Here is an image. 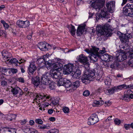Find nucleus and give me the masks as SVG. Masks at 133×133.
<instances>
[{
	"mask_svg": "<svg viewBox=\"0 0 133 133\" xmlns=\"http://www.w3.org/2000/svg\"><path fill=\"white\" fill-rule=\"evenodd\" d=\"M99 50V48L95 46L92 48L91 55L89 57L91 60L96 62L97 61L98 58H100V55L97 54V51Z\"/></svg>",
	"mask_w": 133,
	"mask_h": 133,
	"instance_id": "f257e3e1",
	"label": "nucleus"
},
{
	"mask_svg": "<svg viewBox=\"0 0 133 133\" xmlns=\"http://www.w3.org/2000/svg\"><path fill=\"white\" fill-rule=\"evenodd\" d=\"M76 59L77 61H75L76 63H77V61L79 62L83 65H86L87 68L89 67V64L88 62V57L83 54L78 56Z\"/></svg>",
	"mask_w": 133,
	"mask_h": 133,
	"instance_id": "f03ea898",
	"label": "nucleus"
},
{
	"mask_svg": "<svg viewBox=\"0 0 133 133\" xmlns=\"http://www.w3.org/2000/svg\"><path fill=\"white\" fill-rule=\"evenodd\" d=\"M108 28V26L105 25L102 26H97L96 30L101 35H103L108 37L109 35Z\"/></svg>",
	"mask_w": 133,
	"mask_h": 133,
	"instance_id": "7ed1b4c3",
	"label": "nucleus"
},
{
	"mask_svg": "<svg viewBox=\"0 0 133 133\" xmlns=\"http://www.w3.org/2000/svg\"><path fill=\"white\" fill-rule=\"evenodd\" d=\"M57 84L59 86L65 85L66 88L70 87L71 83L66 78H61L58 82Z\"/></svg>",
	"mask_w": 133,
	"mask_h": 133,
	"instance_id": "20e7f679",
	"label": "nucleus"
},
{
	"mask_svg": "<svg viewBox=\"0 0 133 133\" xmlns=\"http://www.w3.org/2000/svg\"><path fill=\"white\" fill-rule=\"evenodd\" d=\"M38 48L42 51H46L51 48V45L45 42H41L38 45Z\"/></svg>",
	"mask_w": 133,
	"mask_h": 133,
	"instance_id": "39448f33",
	"label": "nucleus"
},
{
	"mask_svg": "<svg viewBox=\"0 0 133 133\" xmlns=\"http://www.w3.org/2000/svg\"><path fill=\"white\" fill-rule=\"evenodd\" d=\"M84 75L89 79V81H92L95 78V72L93 70L86 69L84 72Z\"/></svg>",
	"mask_w": 133,
	"mask_h": 133,
	"instance_id": "423d86ee",
	"label": "nucleus"
},
{
	"mask_svg": "<svg viewBox=\"0 0 133 133\" xmlns=\"http://www.w3.org/2000/svg\"><path fill=\"white\" fill-rule=\"evenodd\" d=\"M132 35L131 33H127L126 34H122L119 36L121 41L123 43L128 42L129 39L132 38Z\"/></svg>",
	"mask_w": 133,
	"mask_h": 133,
	"instance_id": "0eeeda50",
	"label": "nucleus"
},
{
	"mask_svg": "<svg viewBox=\"0 0 133 133\" xmlns=\"http://www.w3.org/2000/svg\"><path fill=\"white\" fill-rule=\"evenodd\" d=\"M99 121L97 115L95 114H92L88 119V124L89 125H94Z\"/></svg>",
	"mask_w": 133,
	"mask_h": 133,
	"instance_id": "6e6552de",
	"label": "nucleus"
},
{
	"mask_svg": "<svg viewBox=\"0 0 133 133\" xmlns=\"http://www.w3.org/2000/svg\"><path fill=\"white\" fill-rule=\"evenodd\" d=\"M74 66L72 64H69L66 65L64 67L63 73L65 74H70L71 72H73V69Z\"/></svg>",
	"mask_w": 133,
	"mask_h": 133,
	"instance_id": "1a4fd4ad",
	"label": "nucleus"
},
{
	"mask_svg": "<svg viewBox=\"0 0 133 133\" xmlns=\"http://www.w3.org/2000/svg\"><path fill=\"white\" fill-rule=\"evenodd\" d=\"M50 74L51 77L54 79H57L61 76L60 72L54 70H51Z\"/></svg>",
	"mask_w": 133,
	"mask_h": 133,
	"instance_id": "9d476101",
	"label": "nucleus"
},
{
	"mask_svg": "<svg viewBox=\"0 0 133 133\" xmlns=\"http://www.w3.org/2000/svg\"><path fill=\"white\" fill-rule=\"evenodd\" d=\"M0 133H16L14 128H4L0 129Z\"/></svg>",
	"mask_w": 133,
	"mask_h": 133,
	"instance_id": "9b49d317",
	"label": "nucleus"
},
{
	"mask_svg": "<svg viewBox=\"0 0 133 133\" xmlns=\"http://www.w3.org/2000/svg\"><path fill=\"white\" fill-rule=\"evenodd\" d=\"M37 69V67L34 62H32L30 63L28 69V72L30 75H32Z\"/></svg>",
	"mask_w": 133,
	"mask_h": 133,
	"instance_id": "f8f14e48",
	"label": "nucleus"
},
{
	"mask_svg": "<svg viewBox=\"0 0 133 133\" xmlns=\"http://www.w3.org/2000/svg\"><path fill=\"white\" fill-rule=\"evenodd\" d=\"M41 82L43 84V88H44L45 85H49L50 81L48 77L46 75H43L41 78Z\"/></svg>",
	"mask_w": 133,
	"mask_h": 133,
	"instance_id": "ddd939ff",
	"label": "nucleus"
},
{
	"mask_svg": "<svg viewBox=\"0 0 133 133\" xmlns=\"http://www.w3.org/2000/svg\"><path fill=\"white\" fill-rule=\"evenodd\" d=\"M63 66V65L62 64L60 63L59 62H57L54 63L52 65V69L51 70H54L59 71L61 70V68Z\"/></svg>",
	"mask_w": 133,
	"mask_h": 133,
	"instance_id": "4468645a",
	"label": "nucleus"
},
{
	"mask_svg": "<svg viewBox=\"0 0 133 133\" xmlns=\"http://www.w3.org/2000/svg\"><path fill=\"white\" fill-rule=\"evenodd\" d=\"M100 58L102 60L105 62L110 61H112L113 59V57L111 56L108 55L107 54H105L103 55H102L100 57Z\"/></svg>",
	"mask_w": 133,
	"mask_h": 133,
	"instance_id": "2eb2a0df",
	"label": "nucleus"
},
{
	"mask_svg": "<svg viewBox=\"0 0 133 133\" xmlns=\"http://www.w3.org/2000/svg\"><path fill=\"white\" fill-rule=\"evenodd\" d=\"M85 26L84 25H79L78 26L76 32L77 36H81L82 35L84 31Z\"/></svg>",
	"mask_w": 133,
	"mask_h": 133,
	"instance_id": "dca6fc26",
	"label": "nucleus"
},
{
	"mask_svg": "<svg viewBox=\"0 0 133 133\" xmlns=\"http://www.w3.org/2000/svg\"><path fill=\"white\" fill-rule=\"evenodd\" d=\"M117 61L119 62H122L127 58V56L123 54L120 53L118 56L116 57Z\"/></svg>",
	"mask_w": 133,
	"mask_h": 133,
	"instance_id": "f3484780",
	"label": "nucleus"
},
{
	"mask_svg": "<svg viewBox=\"0 0 133 133\" xmlns=\"http://www.w3.org/2000/svg\"><path fill=\"white\" fill-rule=\"evenodd\" d=\"M2 55L3 58L4 59H6L7 61H9V58L12 56L11 54L7 51H3Z\"/></svg>",
	"mask_w": 133,
	"mask_h": 133,
	"instance_id": "a211bd4d",
	"label": "nucleus"
},
{
	"mask_svg": "<svg viewBox=\"0 0 133 133\" xmlns=\"http://www.w3.org/2000/svg\"><path fill=\"white\" fill-rule=\"evenodd\" d=\"M106 6L109 11L112 10L115 7V4L114 2L111 1L107 3Z\"/></svg>",
	"mask_w": 133,
	"mask_h": 133,
	"instance_id": "6ab92c4d",
	"label": "nucleus"
},
{
	"mask_svg": "<svg viewBox=\"0 0 133 133\" xmlns=\"http://www.w3.org/2000/svg\"><path fill=\"white\" fill-rule=\"evenodd\" d=\"M133 11V4L128 3L123 8V11Z\"/></svg>",
	"mask_w": 133,
	"mask_h": 133,
	"instance_id": "aec40b11",
	"label": "nucleus"
},
{
	"mask_svg": "<svg viewBox=\"0 0 133 133\" xmlns=\"http://www.w3.org/2000/svg\"><path fill=\"white\" fill-rule=\"evenodd\" d=\"M11 92L14 95H16L19 92L21 93L22 92L21 90L18 87L12 88L11 89Z\"/></svg>",
	"mask_w": 133,
	"mask_h": 133,
	"instance_id": "412c9836",
	"label": "nucleus"
},
{
	"mask_svg": "<svg viewBox=\"0 0 133 133\" xmlns=\"http://www.w3.org/2000/svg\"><path fill=\"white\" fill-rule=\"evenodd\" d=\"M32 83L36 87L38 86L40 82L39 78L36 76L35 77L32 78Z\"/></svg>",
	"mask_w": 133,
	"mask_h": 133,
	"instance_id": "4be33fe9",
	"label": "nucleus"
},
{
	"mask_svg": "<svg viewBox=\"0 0 133 133\" xmlns=\"http://www.w3.org/2000/svg\"><path fill=\"white\" fill-rule=\"evenodd\" d=\"M68 27L71 35L73 36L75 35L76 31L75 27L72 24H71L70 25L68 26Z\"/></svg>",
	"mask_w": 133,
	"mask_h": 133,
	"instance_id": "5701e85b",
	"label": "nucleus"
},
{
	"mask_svg": "<svg viewBox=\"0 0 133 133\" xmlns=\"http://www.w3.org/2000/svg\"><path fill=\"white\" fill-rule=\"evenodd\" d=\"M68 27L71 35L73 36L75 35L76 31L75 27L72 24H71L70 25L68 26Z\"/></svg>",
	"mask_w": 133,
	"mask_h": 133,
	"instance_id": "b1692460",
	"label": "nucleus"
},
{
	"mask_svg": "<svg viewBox=\"0 0 133 133\" xmlns=\"http://www.w3.org/2000/svg\"><path fill=\"white\" fill-rule=\"evenodd\" d=\"M79 82L78 81H77L73 83L72 85H70V87L72 89L76 90L78 87H79L80 84Z\"/></svg>",
	"mask_w": 133,
	"mask_h": 133,
	"instance_id": "393cba45",
	"label": "nucleus"
},
{
	"mask_svg": "<svg viewBox=\"0 0 133 133\" xmlns=\"http://www.w3.org/2000/svg\"><path fill=\"white\" fill-rule=\"evenodd\" d=\"M74 74L72 72L73 74V76L74 77L76 78H78L80 77L81 74V71L79 69H77L75 72H73Z\"/></svg>",
	"mask_w": 133,
	"mask_h": 133,
	"instance_id": "a878e982",
	"label": "nucleus"
},
{
	"mask_svg": "<svg viewBox=\"0 0 133 133\" xmlns=\"http://www.w3.org/2000/svg\"><path fill=\"white\" fill-rule=\"evenodd\" d=\"M132 92V91L130 90H128L127 91H125L124 92V95L122 99L123 100H125L126 101H128V99H129V97H127L128 96V93H131Z\"/></svg>",
	"mask_w": 133,
	"mask_h": 133,
	"instance_id": "bb28decb",
	"label": "nucleus"
},
{
	"mask_svg": "<svg viewBox=\"0 0 133 133\" xmlns=\"http://www.w3.org/2000/svg\"><path fill=\"white\" fill-rule=\"evenodd\" d=\"M104 103V102L102 100L99 101L95 100L93 102L92 105L94 107H98L99 105L103 104Z\"/></svg>",
	"mask_w": 133,
	"mask_h": 133,
	"instance_id": "cd10ccee",
	"label": "nucleus"
},
{
	"mask_svg": "<svg viewBox=\"0 0 133 133\" xmlns=\"http://www.w3.org/2000/svg\"><path fill=\"white\" fill-rule=\"evenodd\" d=\"M16 117V115L15 114H10L7 117L8 119L10 121L15 120Z\"/></svg>",
	"mask_w": 133,
	"mask_h": 133,
	"instance_id": "c85d7f7f",
	"label": "nucleus"
},
{
	"mask_svg": "<svg viewBox=\"0 0 133 133\" xmlns=\"http://www.w3.org/2000/svg\"><path fill=\"white\" fill-rule=\"evenodd\" d=\"M94 72H95V78H96L97 79L99 80L101 77V75L99 74V72L98 70L96 68L94 69Z\"/></svg>",
	"mask_w": 133,
	"mask_h": 133,
	"instance_id": "c756f323",
	"label": "nucleus"
},
{
	"mask_svg": "<svg viewBox=\"0 0 133 133\" xmlns=\"http://www.w3.org/2000/svg\"><path fill=\"white\" fill-rule=\"evenodd\" d=\"M37 62L39 65H40V66H44L45 64L46 63L44 60L42 58L38 59L37 60Z\"/></svg>",
	"mask_w": 133,
	"mask_h": 133,
	"instance_id": "7c9ffc66",
	"label": "nucleus"
},
{
	"mask_svg": "<svg viewBox=\"0 0 133 133\" xmlns=\"http://www.w3.org/2000/svg\"><path fill=\"white\" fill-rule=\"evenodd\" d=\"M124 15L127 16H129L130 17H133V11H123Z\"/></svg>",
	"mask_w": 133,
	"mask_h": 133,
	"instance_id": "2f4dec72",
	"label": "nucleus"
},
{
	"mask_svg": "<svg viewBox=\"0 0 133 133\" xmlns=\"http://www.w3.org/2000/svg\"><path fill=\"white\" fill-rule=\"evenodd\" d=\"M9 62L11 64H15L16 66H19V65H18V64L19 63L18 61L17 60L16 58H13L12 59H11L9 60Z\"/></svg>",
	"mask_w": 133,
	"mask_h": 133,
	"instance_id": "473e14b6",
	"label": "nucleus"
},
{
	"mask_svg": "<svg viewBox=\"0 0 133 133\" xmlns=\"http://www.w3.org/2000/svg\"><path fill=\"white\" fill-rule=\"evenodd\" d=\"M38 128L39 129L44 130L45 129H49L50 128V127L49 125H39Z\"/></svg>",
	"mask_w": 133,
	"mask_h": 133,
	"instance_id": "72a5a7b5",
	"label": "nucleus"
},
{
	"mask_svg": "<svg viewBox=\"0 0 133 133\" xmlns=\"http://www.w3.org/2000/svg\"><path fill=\"white\" fill-rule=\"evenodd\" d=\"M81 80L83 83L86 84L87 83V81H88V80H89V79L87 77L84 75L82 77Z\"/></svg>",
	"mask_w": 133,
	"mask_h": 133,
	"instance_id": "f704fd0d",
	"label": "nucleus"
},
{
	"mask_svg": "<svg viewBox=\"0 0 133 133\" xmlns=\"http://www.w3.org/2000/svg\"><path fill=\"white\" fill-rule=\"evenodd\" d=\"M24 21L21 20H19L17 21L16 23L17 25L20 28H23V23Z\"/></svg>",
	"mask_w": 133,
	"mask_h": 133,
	"instance_id": "c9c22d12",
	"label": "nucleus"
},
{
	"mask_svg": "<svg viewBox=\"0 0 133 133\" xmlns=\"http://www.w3.org/2000/svg\"><path fill=\"white\" fill-rule=\"evenodd\" d=\"M110 95L114 93L115 91H117L116 87H115L109 89Z\"/></svg>",
	"mask_w": 133,
	"mask_h": 133,
	"instance_id": "e433bc0d",
	"label": "nucleus"
},
{
	"mask_svg": "<svg viewBox=\"0 0 133 133\" xmlns=\"http://www.w3.org/2000/svg\"><path fill=\"white\" fill-rule=\"evenodd\" d=\"M119 64L117 62H114L111 65V68L115 69L118 66Z\"/></svg>",
	"mask_w": 133,
	"mask_h": 133,
	"instance_id": "4c0bfd02",
	"label": "nucleus"
},
{
	"mask_svg": "<svg viewBox=\"0 0 133 133\" xmlns=\"http://www.w3.org/2000/svg\"><path fill=\"white\" fill-rule=\"evenodd\" d=\"M23 28H26L28 27L30 25L29 22L28 21H24Z\"/></svg>",
	"mask_w": 133,
	"mask_h": 133,
	"instance_id": "58836bf2",
	"label": "nucleus"
},
{
	"mask_svg": "<svg viewBox=\"0 0 133 133\" xmlns=\"http://www.w3.org/2000/svg\"><path fill=\"white\" fill-rule=\"evenodd\" d=\"M47 133H58V131L57 129H52L48 131Z\"/></svg>",
	"mask_w": 133,
	"mask_h": 133,
	"instance_id": "ea45409f",
	"label": "nucleus"
},
{
	"mask_svg": "<svg viewBox=\"0 0 133 133\" xmlns=\"http://www.w3.org/2000/svg\"><path fill=\"white\" fill-rule=\"evenodd\" d=\"M63 110L64 112L65 113H68L69 112V109L68 107H64L63 108Z\"/></svg>",
	"mask_w": 133,
	"mask_h": 133,
	"instance_id": "a19ab883",
	"label": "nucleus"
},
{
	"mask_svg": "<svg viewBox=\"0 0 133 133\" xmlns=\"http://www.w3.org/2000/svg\"><path fill=\"white\" fill-rule=\"evenodd\" d=\"M126 87V85L125 84L121 85H119L117 87H116L117 88V89H121L123 88H125Z\"/></svg>",
	"mask_w": 133,
	"mask_h": 133,
	"instance_id": "79ce46f5",
	"label": "nucleus"
},
{
	"mask_svg": "<svg viewBox=\"0 0 133 133\" xmlns=\"http://www.w3.org/2000/svg\"><path fill=\"white\" fill-rule=\"evenodd\" d=\"M35 122L36 123L38 124H42L43 123V121L40 119H36L35 120Z\"/></svg>",
	"mask_w": 133,
	"mask_h": 133,
	"instance_id": "37998d69",
	"label": "nucleus"
},
{
	"mask_svg": "<svg viewBox=\"0 0 133 133\" xmlns=\"http://www.w3.org/2000/svg\"><path fill=\"white\" fill-rule=\"evenodd\" d=\"M42 104V107H43V110H45L44 108H45L46 107L49 106V104L48 103H46V102H44Z\"/></svg>",
	"mask_w": 133,
	"mask_h": 133,
	"instance_id": "c03bdc74",
	"label": "nucleus"
},
{
	"mask_svg": "<svg viewBox=\"0 0 133 133\" xmlns=\"http://www.w3.org/2000/svg\"><path fill=\"white\" fill-rule=\"evenodd\" d=\"M115 124L117 125H119L121 123L120 120L118 118H116L114 121Z\"/></svg>",
	"mask_w": 133,
	"mask_h": 133,
	"instance_id": "a18cd8bd",
	"label": "nucleus"
},
{
	"mask_svg": "<svg viewBox=\"0 0 133 133\" xmlns=\"http://www.w3.org/2000/svg\"><path fill=\"white\" fill-rule=\"evenodd\" d=\"M90 94L89 91L88 90H86L84 91L83 93V95L85 96H87Z\"/></svg>",
	"mask_w": 133,
	"mask_h": 133,
	"instance_id": "49530a36",
	"label": "nucleus"
},
{
	"mask_svg": "<svg viewBox=\"0 0 133 133\" xmlns=\"http://www.w3.org/2000/svg\"><path fill=\"white\" fill-rule=\"evenodd\" d=\"M111 81L110 79H106L105 81V83L106 85L109 86L111 84Z\"/></svg>",
	"mask_w": 133,
	"mask_h": 133,
	"instance_id": "de8ad7c7",
	"label": "nucleus"
},
{
	"mask_svg": "<svg viewBox=\"0 0 133 133\" xmlns=\"http://www.w3.org/2000/svg\"><path fill=\"white\" fill-rule=\"evenodd\" d=\"M17 80L19 82L22 83H24L25 82V80L24 78L23 77H19L17 78Z\"/></svg>",
	"mask_w": 133,
	"mask_h": 133,
	"instance_id": "09e8293b",
	"label": "nucleus"
},
{
	"mask_svg": "<svg viewBox=\"0 0 133 133\" xmlns=\"http://www.w3.org/2000/svg\"><path fill=\"white\" fill-rule=\"evenodd\" d=\"M46 62H47V64L51 68L52 65L54 63V62H53L51 60H48Z\"/></svg>",
	"mask_w": 133,
	"mask_h": 133,
	"instance_id": "8fccbe9b",
	"label": "nucleus"
},
{
	"mask_svg": "<svg viewBox=\"0 0 133 133\" xmlns=\"http://www.w3.org/2000/svg\"><path fill=\"white\" fill-rule=\"evenodd\" d=\"M27 122V120L25 119L21 120L19 121V123L22 125H25Z\"/></svg>",
	"mask_w": 133,
	"mask_h": 133,
	"instance_id": "3c124183",
	"label": "nucleus"
},
{
	"mask_svg": "<svg viewBox=\"0 0 133 133\" xmlns=\"http://www.w3.org/2000/svg\"><path fill=\"white\" fill-rule=\"evenodd\" d=\"M23 64H22L21 65H19V66L21 67V71L22 73L24 72L25 71V70L24 69L25 66H23Z\"/></svg>",
	"mask_w": 133,
	"mask_h": 133,
	"instance_id": "603ef678",
	"label": "nucleus"
},
{
	"mask_svg": "<svg viewBox=\"0 0 133 133\" xmlns=\"http://www.w3.org/2000/svg\"><path fill=\"white\" fill-rule=\"evenodd\" d=\"M48 56L47 55H45L43 56V57L42 58L44 60V61L46 63V62L47 61V60H48Z\"/></svg>",
	"mask_w": 133,
	"mask_h": 133,
	"instance_id": "864d4df0",
	"label": "nucleus"
},
{
	"mask_svg": "<svg viewBox=\"0 0 133 133\" xmlns=\"http://www.w3.org/2000/svg\"><path fill=\"white\" fill-rule=\"evenodd\" d=\"M111 104V103L110 101H107L105 102L104 105L105 107H108L110 106Z\"/></svg>",
	"mask_w": 133,
	"mask_h": 133,
	"instance_id": "5fc2aeb1",
	"label": "nucleus"
},
{
	"mask_svg": "<svg viewBox=\"0 0 133 133\" xmlns=\"http://www.w3.org/2000/svg\"><path fill=\"white\" fill-rule=\"evenodd\" d=\"M7 84V82L5 81H2L1 83V85L3 87L6 86Z\"/></svg>",
	"mask_w": 133,
	"mask_h": 133,
	"instance_id": "6e6d98bb",
	"label": "nucleus"
},
{
	"mask_svg": "<svg viewBox=\"0 0 133 133\" xmlns=\"http://www.w3.org/2000/svg\"><path fill=\"white\" fill-rule=\"evenodd\" d=\"M133 88V85H126L125 88L127 89L128 88L130 89H132Z\"/></svg>",
	"mask_w": 133,
	"mask_h": 133,
	"instance_id": "4d7b16f0",
	"label": "nucleus"
},
{
	"mask_svg": "<svg viewBox=\"0 0 133 133\" xmlns=\"http://www.w3.org/2000/svg\"><path fill=\"white\" fill-rule=\"evenodd\" d=\"M105 52V50H101L99 51V52H98V51H97V54L98 55H99L101 57L102 54Z\"/></svg>",
	"mask_w": 133,
	"mask_h": 133,
	"instance_id": "13d9d810",
	"label": "nucleus"
},
{
	"mask_svg": "<svg viewBox=\"0 0 133 133\" xmlns=\"http://www.w3.org/2000/svg\"><path fill=\"white\" fill-rule=\"evenodd\" d=\"M31 128H27L24 131L26 133H30Z\"/></svg>",
	"mask_w": 133,
	"mask_h": 133,
	"instance_id": "bf43d9fd",
	"label": "nucleus"
},
{
	"mask_svg": "<svg viewBox=\"0 0 133 133\" xmlns=\"http://www.w3.org/2000/svg\"><path fill=\"white\" fill-rule=\"evenodd\" d=\"M43 84L41 82V83H40L39 84L38 86L41 89H45L46 88V85H45L44 86V88H43Z\"/></svg>",
	"mask_w": 133,
	"mask_h": 133,
	"instance_id": "052dcab7",
	"label": "nucleus"
},
{
	"mask_svg": "<svg viewBox=\"0 0 133 133\" xmlns=\"http://www.w3.org/2000/svg\"><path fill=\"white\" fill-rule=\"evenodd\" d=\"M10 70L13 73H16L17 72V70L16 69L11 68L10 69Z\"/></svg>",
	"mask_w": 133,
	"mask_h": 133,
	"instance_id": "680f3d73",
	"label": "nucleus"
},
{
	"mask_svg": "<svg viewBox=\"0 0 133 133\" xmlns=\"http://www.w3.org/2000/svg\"><path fill=\"white\" fill-rule=\"evenodd\" d=\"M131 93H128V97H129V98H131V99H133V94H132L131 93Z\"/></svg>",
	"mask_w": 133,
	"mask_h": 133,
	"instance_id": "e2e57ef3",
	"label": "nucleus"
},
{
	"mask_svg": "<svg viewBox=\"0 0 133 133\" xmlns=\"http://www.w3.org/2000/svg\"><path fill=\"white\" fill-rule=\"evenodd\" d=\"M112 116H111L109 117L107 119L105 120V121L106 122L109 121H110L112 120V119H113V118H112Z\"/></svg>",
	"mask_w": 133,
	"mask_h": 133,
	"instance_id": "0e129e2a",
	"label": "nucleus"
},
{
	"mask_svg": "<svg viewBox=\"0 0 133 133\" xmlns=\"http://www.w3.org/2000/svg\"><path fill=\"white\" fill-rule=\"evenodd\" d=\"M43 97V96H41V95H40V96H39V101H38V102L37 101V102L38 103H39V104H40V103H42V101H41V99L43 100L42 99V97Z\"/></svg>",
	"mask_w": 133,
	"mask_h": 133,
	"instance_id": "69168bd1",
	"label": "nucleus"
},
{
	"mask_svg": "<svg viewBox=\"0 0 133 133\" xmlns=\"http://www.w3.org/2000/svg\"><path fill=\"white\" fill-rule=\"evenodd\" d=\"M30 133H38L37 130L33 128H31Z\"/></svg>",
	"mask_w": 133,
	"mask_h": 133,
	"instance_id": "338daca9",
	"label": "nucleus"
},
{
	"mask_svg": "<svg viewBox=\"0 0 133 133\" xmlns=\"http://www.w3.org/2000/svg\"><path fill=\"white\" fill-rule=\"evenodd\" d=\"M34 121L32 120H30L29 122V125L31 126L33 125L34 124Z\"/></svg>",
	"mask_w": 133,
	"mask_h": 133,
	"instance_id": "774afa93",
	"label": "nucleus"
}]
</instances>
